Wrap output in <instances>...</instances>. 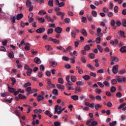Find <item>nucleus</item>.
<instances>
[{
  "instance_id": "72a5a7b5",
  "label": "nucleus",
  "mask_w": 126,
  "mask_h": 126,
  "mask_svg": "<svg viewBox=\"0 0 126 126\" xmlns=\"http://www.w3.org/2000/svg\"><path fill=\"white\" fill-rule=\"evenodd\" d=\"M102 107V105L97 104L96 105H95L94 108L95 109V110H96V111H98L99 110V108H101Z\"/></svg>"
},
{
  "instance_id": "a18cd8bd",
  "label": "nucleus",
  "mask_w": 126,
  "mask_h": 126,
  "mask_svg": "<svg viewBox=\"0 0 126 126\" xmlns=\"http://www.w3.org/2000/svg\"><path fill=\"white\" fill-rule=\"evenodd\" d=\"M52 93L54 95H59V94L58 93V90L57 89H54L52 91Z\"/></svg>"
},
{
  "instance_id": "603ef678",
  "label": "nucleus",
  "mask_w": 126,
  "mask_h": 126,
  "mask_svg": "<svg viewBox=\"0 0 126 126\" xmlns=\"http://www.w3.org/2000/svg\"><path fill=\"white\" fill-rule=\"evenodd\" d=\"M117 125V121H114L113 122H111L109 123V125L110 126H115Z\"/></svg>"
},
{
  "instance_id": "49530a36",
  "label": "nucleus",
  "mask_w": 126,
  "mask_h": 126,
  "mask_svg": "<svg viewBox=\"0 0 126 126\" xmlns=\"http://www.w3.org/2000/svg\"><path fill=\"white\" fill-rule=\"evenodd\" d=\"M95 42H96V44H100V43H101V38L97 37L96 39Z\"/></svg>"
},
{
  "instance_id": "c03bdc74",
  "label": "nucleus",
  "mask_w": 126,
  "mask_h": 126,
  "mask_svg": "<svg viewBox=\"0 0 126 126\" xmlns=\"http://www.w3.org/2000/svg\"><path fill=\"white\" fill-rule=\"evenodd\" d=\"M72 85H73V83H72L71 81H68L67 82L66 86H72Z\"/></svg>"
},
{
  "instance_id": "338daca9",
  "label": "nucleus",
  "mask_w": 126,
  "mask_h": 126,
  "mask_svg": "<svg viewBox=\"0 0 126 126\" xmlns=\"http://www.w3.org/2000/svg\"><path fill=\"white\" fill-rule=\"evenodd\" d=\"M52 42H54L55 43V44H60V40H58L56 39H53V40Z\"/></svg>"
},
{
  "instance_id": "2f4dec72",
  "label": "nucleus",
  "mask_w": 126,
  "mask_h": 126,
  "mask_svg": "<svg viewBox=\"0 0 126 126\" xmlns=\"http://www.w3.org/2000/svg\"><path fill=\"white\" fill-rule=\"evenodd\" d=\"M118 83V82L117 81V80L116 79H112L111 81V84L113 85H115V84H117Z\"/></svg>"
},
{
  "instance_id": "423d86ee",
  "label": "nucleus",
  "mask_w": 126,
  "mask_h": 126,
  "mask_svg": "<svg viewBox=\"0 0 126 126\" xmlns=\"http://www.w3.org/2000/svg\"><path fill=\"white\" fill-rule=\"evenodd\" d=\"M55 31L56 32V33H62V31H63V29L60 27H58L55 28Z\"/></svg>"
},
{
  "instance_id": "0eeeda50",
  "label": "nucleus",
  "mask_w": 126,
  "mask_h": 126,
  "mask_svg": "<svg viewBox=\"0 0 126 126\" xmlns=\"http://www.w3.org/2000/svg\"><path fill=\"white\" fill-rule=\"evenodd\" d=\"M34 63H37V64H40V63H41V60H40V58H39L38 57H36L34 59Z\"/></svg>"
},
{
  "instance_id": "b1692460",
  "label": "nucleus",
  "mask_w": 126,
  "mask_h": 126,
  "mask_svg": "<svg viewBox=\"0 0 126 126\" xmlns=\"http://www.w3.org/2000/svg\"><path fill=\"white\" fill-rule=\"evenodd\" d=\"M53 2L54 1L53 0H49L48 2V4L49 6L53 7L54 6Z\"/></svg>"
},
{
  "instance_id": "20e7f679",
  "label": "nucleus",
  "mask_w": 126,
  "mask_h": 126,
  "mask_svg": "<svg viewBox=\"0 0 126 126\" xmlns=\"http://www.w3.org/2000/svg\"><path fill=\"white\" fill-rule=\"evenodd\" d=\"M45 18L47 19L48 22H52V23H54V22H55V21L52 19V18H51V17L48 15H46L45 16Z\"/></svg>"
},
{
  "instance_id": "6e6d98bb",
  "label": "nucleus",
  "mask_w": 126,
  "mask_h": 126,
  "mask_svg": "<svg viewBox=\"0 0 126 126\" xmlns=\"http://www.w3.org/2000/svg\"><path fill=\"white\" fill-rule=\"evenodd\" d=\"M75 47H76V48H77V47H78V45H79V40H77L75 43Z\"/></svg>"
},
{
  "instance_id": "c9c22d12",
  "label": "nucleus",
  "mask_w": 126,
  "mask_h": 126,
  "mask_svg": "<svg viewBox=\"0 0 126 126\" xmlns=\"http://www.w3.org/2000/svg\"><path fill=\"white\" fill-rule=\"evenodd\" d=\"M38 21H40L41 23L45 22V18H44V17L38 18Z\"/></svg>"
},
{
  "instance_id": "680f3d73",
  "label": "nucleus",
  "mask_w": 126,
  "mask_h": 126,
  "mask_svg": "<svg viewBox=\"0 0 126 126\" xmlns=\"http://www.w3.org/2000/svg\"><path fill=\"white\" fill-rule=\"evenodd\" d=\"M64 4H65L64 2H62L61 3H59V4H58V5L59 7H62L63 6H64Z\"/></svg>"
},
{
  "instance_id": "412c9836",
  "label": "nucleus",
  "mask_w": 126,
  "mask_h": 126,
  "mask_svg": "<svg viewBox=\"0 0 126 126\" xmlns=\"http://www.w3.org/2000/svg\"><path fill=\"white\" fill-rule=\"evenodd\" d=\"M97 125H98L97 121H93L91 122V125H89L88 126H97Z\"/></svg>"
},
{
  "instance_id": "aec40b11",
  "label": "nucleus",
  "mask_w": 126,
  "mask_h": 126,
  "mask_svg": "<svg viewBox=\"0 0 126 126\" xmlns=\"http://www.w3.org/2000/svg\"><path fill=\"white\" fill-rule=\"evenodd\" d=\"M76 76L74 75H72L71 76L70 79L72 81V82H75L76 81Z\"/></svg>"
},
{
  "instance_id": "6ab92c4d",
  "label": "nucleus",
  "mask_w": 126,
  "mask_h": 126,
  "mask_svg": "<svg viewBox=\"0 0 126 126\" xmlns=\"http://www.w3.org/2000/svg\"><path fill=\"white\" fill-rule=\"evenodd\" d=\"M45 48L47 51H52L53 50V47L51 45H46Z\"/></svg>"
},
{
  "instance_id": "dca6fc26",
  "label": "nucleus",
  "mask_w": 126,
  "mask_h": 126,
  "mask_svg": "<svg viewBox=\"0 0 126 126\" xmlns=\"http://www.w3.org/2000/svg\"><path fill=\"white\" fill-rule=\"evenodd\" d=\"M32 6V3L31 2V1L28 0L26 1V6L27 7H29L30 6Z\"/></svg>"
},
{
  "instance_id": "39448f33",
  "label": "nucleus",
  "mask_w": 126,
  "mask_h": 126,
  "mask_svg": "<svg viewBox=\"0 0 126 126\" xmlns=\"http://www.w3.org/2000/svg\"><path fill=\"white\" fill-rule=\"evenodd\" d=\"M45 28H40L36 30V33H43V32H45Z\"/></svg>"
},
{
  "instance_id": "58836bf2",
  "label": "nucleus",
  "mask_w": 126,
  "mask_h": 126,
  "mask_svg": "<svg viewBox=\"0 0 126 126\" xmlns=\"http://www.w3.org/2000/svg\"><path fill=\"white\" fill-rule=\"evenodd\" d=\"M89 58L90 59H94V58H95V55L93 53H90L89 55Z\"/></svg>"
},
{
  "instance_id": "7c9ffc66",
  "label": "nucleus",
  "mask_w": 126,
  "mask_h": 126,
  "mask_svg": "<svg viewBox=\"0 0 126 126\" xmlns=\"http://www.w3.org/2000/svg\"><path fill=\"white\" fill-rule=\"evenodd\" d=\"M122 96H123V94H121V92H118L117 93L116 97H117V98H121L122 97Z\"/></svg>"
},
{
  "instance_id": "f3484780",
  "label": "nucleus",
  "mask_w": 126,
  "mask_h": 126,
  "mask_svg": "<svg viewBox=\"0 0 126 126\" xmlns=\"http://www.w3.org/2000/svg\"><path fill=\"white\" fill-rule=\"evenodd\" d=\"M121 53H126V46H123L120 49Z\"/></svg>"
},
{
  "instance_id": "473e14b6",
  "label": "nucleus",
  "mask_w": 126,
  "mask_h": 126,
  "mask_svg": "<svg viewBox=\"0 0 126 126\" xmlns=\"http://www.w3.org/2000/svg\"><path fill=\"white\" fill-rule=\"evenodd\" d=\"M54 32V29H49L47 31V34L49 35V34H52Z\"/></svg>"
},
{
  "instance_id": "4be33fe9",
  "label": "nucleus",
  "mask_w": 126,
  "mask_h": 126,
  "mask_svg": "<svg viewBox=\"0 0 126 126\" xmlns=\"http://www.w3.org/2000/svg\"><path fill=\"white\" fill-rule=\"evenodd\" d=\"M103 85H105L106 87H109L110 86V83H109L107 81H105L104 82H103Z\"/></svg>"
},
{
  "instance_id": "393cba45",
  "label": "nucleus",
  "mask_w": 126,
  "mask_h": 126,
  "mask_svg": "<svg viewBox=\"0 0 126 126\" xmlns=\"http://www.w3.org/2000/svg\"><path fill=\"white\" fill-rule=\"evenodd\" d=\"M45 115H47V116H49L50 118H52V115H51V112H50V111H49V110H46V111L45 112Z\"/></svg>"
},
{
  "instance_id": "4c0bfd02",
  "label": "nucleus",
  "mask_w": 126,
  "mask_h": 126,
  "mask_svg": "<svg viewBox=\"0 0 126 126\" xmlns=\"http://www.w3.org/2000/svg\"><path fill=\"white\" fill-rule=\"evenodd\" d=\"M83 84H84V83L81 81H78L76 83V85L78 86H83Z\"/></svg>"
},
{
  "instance_id": "052dcab7",
  "label": "nucleus",
  "mask_w": 126,
  "mask_h": 126,
  "mask_svg": "<svg viewBox=\"0 0 126 126\" xmlns=\"http://www.w3.org/2000/svg\"><path fill=\"white\" fill-rule=\"evenodd\" d=\"M97 84L101 88H103L104 87V84H103V83H102L101 82H97Z\"/></svg>"
},
{
  "instance_id": "864d4df0",
  "label": "nucleus",
  "mask_w": 126,
  "mask_h": 126,
  "mask_svg": "<svg viewBox=\"0 0 126 126\" xmlns=\"http://www.w3.org/2000/svg\"><path fill=\"white\" fill-rule=\"evenodd\" d=\"M83 78L85 79V80H89V79H90V77L87 75H86L83 77Z\"/></svg>"
},
{
  "instance_id": "ddd939ff",
  "label": "nucleus",
  "mask_w": 126,
  "mask_h": 126,
  "mask_svg": "<svg viewBox=\"0 0 126 126\" xmlns=\"http://www.w3.org/2000/svg\"><path fill=\"white\" fill-rule=\"evenodd\" d=\"M71 99H73V100H74V101H77L79 99V97L78 95H72L71 96Z\"/></svg>"
},
{
  "instance_id": "a211bd4d",
  "label": "nucleus",
  "mask_w": 126,
  "mask_h": 126,
  "mask_svg": "<svg viewBox=\"0 0 126 126\" xmlns=\"http://www.w3.org/2000/svg\"><path fill=\"white\" fill-rule=\"evenodd\" d=\"M22 17H23V14H19L17 15L16 19L17 20H20Z\"/></svg>"
},
{
  "instance_id": "f03ea898",
  "label": "nucleus",
  "mask_w": 126,
  "mask_h": 126,
  "mask_svg": "<svg viewBox=\"0 0 126 126\" xmlns=\"http://www.w3.org/2000/svg\"><path fill=\"white\" fill-rule=\"evenodd\" d=\"M49 63L51 64V66H53V67H56V66L58 65V63H56V61L53 59L50 60Z\"/></svg>"
},
{
  "instance_id": "f257e3e1",
  "label": "nucleus",
  "mask_w": 126,
  "mask_h": 126,
  "mask_svg": "<svg viewBox=\"0 0 126 126\" xmlns=\"http://www.w3.org/2000/svg\"><path fill=\"white\" fill-rule=\"evenodd\" d=\"M119 70V65L118 64L114 65L112 68V72L114 74L118 73Z\"/></svg>"
},
{
  "instance_id": "a878e982",
  "label": "nucleus",
  "mask_w": 126,
  "mask_h": 126,
  "mask_svg": "<svg viewBox=\"0 0 126 126\" xmlns=\"http://www.w3.org/2000/svg\"><path fill=\"white\" fill-rule=\"evenodd\" d=\"M44 96L41 94L37 95V100L38 101H41V100H43Z\"/></svg>"
},
{
  "instance_id": "e433bc0d",
  "label": "nucleus",
  "mask_w": 126,
  "mask_h": 126,
  "mask_svg": "<svg viewBox=\"0 0 126 126\" xmlns=\"http://www.w3.org/2000/svg\"><path fill=\"white\" fill-rule=\"evenodd\" d=\"M116 90H117V89L116 88V87H112L110 88V91L111 92H112V93H114V92H116Z\"/></svg>"
},
{
  "instance_id": "37998d69",
  "label": "nucleus",
  "mask_w": 126,
  "mask_h": 126,
  "mask_svg": "<svg viewBox=\"0 0 126 126\" xmlns=\"http://www.w3.org/2000/svg\"><path fill=\"white\" fill-rule=\"evenodd\" d=\"M126 103L125 102V103H124L123 104L120 105L118 107V109L119 110H120V109H122V108H123V107H125V106H126Z\"/></svg>"
},
{
  "instance_id": "c85d7f7f",
  "label": "nucleus",
  "mask_w": 126,
  "mask_h": 126,
  "mask_svg": "<svg viewBox=\"0 0 126 126\" xmlns=\"http://www.w3.org/2000/svg\"><path fill=\"white\" fill-rule=\"evenodd\" d=\"M119 74H125L126 73V69H122L119 71Z\"/></svg>"
},
{
  "instance_id": "69168bd1",
  "label": "nucleus",
  "mask_w": 126,
  "mask_h": 126,
  "mask_svg": "<svg viewBox=\"0 0 126 126\" xmlns=\"http://www.w3.org/2000/svg\"><path fill=\"white\" fill-rule=\"evenodd\" d=\"M9 58H14V55H13V52L9 53Z\"/></svg>"
},
{
  "instance_id": "13d9d810",
  "label": "nucleus",
  "mask_w": 126,
  "mask_h": 126,
  "mask_svg": "<svg viewBox=\"0 0 126 126\" xmlns=\"http://www.w3.org/2000/svg\"><path fill=\"white\" fill-rule=\"evenodd\" d=\"M95 99L97 100V101H101V100H102V97H101V96L100 95H96L95 96Z\"/></svg>"
},
{
  "instance_id": "9b49d317",
  "label": "nucleus",
  "mask_w": 126,
  "mask_h": 126,
  "mask_svg": "<svg viewBox=\"0 0 126 126\" xmlns=\"http://www.w3.org/2000/svg\"><path fill=\"white\" fill-rule=\"evenodd\" d=\"M19 99H27V97L25 95H24V94H19Z\"/></svg>"
},
{
  "instance_id": "1a4fd4ad",
  "label": "nucleus",
  "mask_w": 126,
  "mask_h": 126,
  "mask_svg": "<svg viewBox=\"0 0 126 126\" xmlns=\"http://www.w3.org/2000/svg\"><path fill=\"white\" fill-rule=\"evenodd\" d=\"M32 71H33V70H32V69H31V68H29V69H28L26 72L27 75L28 76H31V73H32Z\"/></svg>"
},
{
  "instance_id": "79ce46f5",
  "label": "nucleus",
  "mask_w": 126,
  "mask_h": 126,
  "mask_svg": "<svg viewBox=\"0 0 126 126\" xmlns=\"http://www.w3.org/2000/svg\"><path fill=\"white\" fill-rule=\"evenodd\" d=\"M62 59L63 61H65V62H67V61H69V58L66 56H63L62 57Z\"/></svg>"
},
{
  "instance_id": "bb28decb",
  "label": "nucleus",
  "mask_w": 126,
  "mask_h": 126,
  "mask_svg": "<svg viewBox=\"0 0 126 126\" xmlns=\"http://www.w3.org/2000/svg\"><path fill=\"white\" fill-rule=\"evenodd\" d=\"M71 36H72V37L73 38H75V37H76V33L74 31H71Z\"/></svg>"
},
{
  "instance_id": "6e6552de",
  "label": "nucleus",
  "mask_w": 126,
  "mask_h": 126,
  "mask_svg": "<svg viewBox=\"0 0 126 126\" xmlns=\"http://www.w3.org/2000/svg\"><path fill=\"white\" fill-rule=\"evenodd\" d=\"M81 33L83 35V36H85V37H87V32H86V30L84 29H82L81 30Z\"/></svg>"
},
{
  "instance_id": "e2e57ef3",
  "label": "nucleus",
  "mask_w": 126,
  "mask_h": 126,
  "mask_svg": "<svg viewBox=\"0 0 126 126\" xmlns=\"http://www.w3.org/2000/svg\"><path fill=\"white\" fill-rule=\"evenodd\" d=\"M92 14H93L94 17H96V16H97V12H96L95 11H93L92 12Z\"/></svg>"
},
{
  "instance_id": "8fccbe9b",
  "label": "nucleus",
  "mask_w": 126,
  "mask_h": 126,
  "mask_svg": "<svg viewBox=\"0 0 126 126\" xmlns=\"http://www.w3.org/2000/svg\"><path fill=\"white\" fill-rule=\"evenodd\" d=\"M82 22H84V23L87 22V18H86V17H82Z\"/></svg>"
},
{
  "instance_id": "bf43d9fd",
  "label": "nucleus",
  "mask_w": 126,
  "mask_h": 126,
  "mask_svg": "<svg viewBox=\"0 0 126 126\" xmlns=\"http://www.w3.org/2000/svg\"><path fill=\"white\" fill-rule=\"evenodd\" d=\"M95 92L97 94H100V93H101V92H102V91L100 89H95Z\"/></svg>"
},
{
  "instance_id": "f704fd0d",
  "label": "nucleus",
  "mask_w": 126,
  "mask_h": 126,
  "mask_svg": "<svg viewBox=\"0 0 126 126\" xmlns=\"http://www.w3.org/2000/svg\"><path fill=\"white\" fill-rule=\"evenodd\" d=\"M114 11L115 13H118L119 12V7L118 6H115L114 8Z\"/></svg>"
},
{
  "instance_id": "5fc2aeb1",
  "label": "nucleus",
  "mask_w": 126,
  "mask_h": 126,
  "mask_svg": "<svg viewBox=\"0 0 126 126\" xmlns=\"http://www.w3.org/2000/svg\"><path fill=\"white\" fill-rule=\"evenodd\" d=\"M116 24V21H115V20H112L111 21V25L114 27Z\"/></svg>"
},
{
  "instance_id": "cd10ccee",
  "label": "nucleus",
  "mask_w": 126,
  "mask_h": 126,
  "mask_svg": "<svg viewBox=\"0 0 126 126\" xmlns=\"http://www.w3.org/2000/svg\"><path fill=\"white\" fill-rule=\"evenodd\" d=\"M25 49L26 50V51H29V50H30V46L29 45V44H26Z\"/></svg>"
},
{
  "instance_id": "0e129e2a",
  "label": "nucleus",
  "mask_w": 126,
  "mask_h": 126,
  "mask_svg": "<svg viewBox=\"0 0 126 126\" xmlns=\"http://www.w3.org/2000/svg\"><path fill=\"white\" fill-rule=\"evenodd\" d=\"M88 67H89V68H91V69L92 70H93V69H94V67L93 66H92L91 64H88L87 65Z\"/></svg>"
},
{
  "instance_id": "2eb2a0df",
  "label": "nucleus",
  "mask_w": 126,
  "mask_h": 126,
  "mask_svg": "<svg viewBox=\"0 0 126 126\" xmlns=\"http://www.w3.org/2000/svg\"><path fill=\"white\" fill-rule=\"evenodd\" d=\"M70 50H71V46H68L66 49L63 50V52L68 53V52H70Z\"/></svg>"
},
{
  "instance_id": "09e8293b",
  "label": "nucleus",
  "mask_w": 126,
  "mask_h": 126,
  "mask_svg": "<svg viewBox=\"0 0 126 126\" xmlns=\"http://www.w3.org/2000/svg\"><path fill=\"white\" fill-rule=\"evenodd\" d=\"M81 61H82L84 63H86V58L85 57L83 56L81 57Z\"/></svg>"
},
{
  "instance_id": "de8ad7c7",
  "label": "nucleus",
  "mask_w": 126,
  "mask_h": 126,
  "mask_svg": "<svg viewBox=\"0 0 126 126\" xmlns=\"http://www.w3.org/2000/svg\"><path fill=\"white\" fill-rule=\"evenodd\" d=\"M28 86H31V83L30 82L26 83L24 85V87H25V88H26V87H28Z\"/></svg>"
},
{
  "instance_id": "c756f323",
  "label": "nucleus",
  "mask_w": 126,
  "mask_h": 126,
  "mask_svg": "<svg viewBox=\"0 0 126 126\" xmlns=\"http://www.w3.org/2000/svg\"><path fill=\"white\" fill-rule=\"evenodd\" d=\"M57 86L58 89H63L64 88V87L63 85L57 84Z\"/></svg>"
},
{
  "instance_id": "ea45409f",
  "label": "nucleus",
  "mask_w": 126,
  "mask_h": 126,
  "mask_svg": "<svg viewBox=\"0 0 126 126\" xmlns=\"http://www.w3.org/2000/svg\"><path fill=\"white\" fill-rule=\"evenodd\" d=\"M58 82L60 84H63V79L62 78H60L58 79Z\"/></svg>"
},
{
  "instance_id": "7ed1b4c3",
  "label": "nucleus",
  "mask_w": 126,
  "mask_h": 126,
  "mask_svg": "<svg viewBox=\"0 0 126 126\" xmlns=\"http://www.w3.org/2000/svg\"><path fill=\"white\" fill-rule=\"evenodd\" d=\"M118 34L122 38H126V36L125 35V32L122 30H120L119 32H118Z\"/></svg>"
},
{
  "instance_id": "774afa93",
  "label": "nucleus",
  "mask_w": 126,
  "mask_h": 126,
  "mask_svg": "<svg viewBox=\"0 0 126 126\" xmlns=\"http://www.w3.org/2000/svg\"><path fill=\"white\" fill-rule=\"evenodd\" d=\"M123 25L124 27H126V20L124 19L122 21Z\"/></svg>"
},
{
  "instance_id": "4468645a",
  "label": "nucleus",
  "mask_w": 126,
  "mask_h": 126,
  "mask_svg": "<svg viewBox=\"0 0 126 126\" xmlns=\"http://www.w3.org/2000/svg\"><path fill=\"white\" fill-rule=\"evenodd\" d=\"M38 14L39 15H45V14H47V12L45 10H42L39 11L38 12Z\"/></svg>"
},
{
  "instance_id": "9d476101",
  "label": "nucleus",
  "mask_w": 126,
  "mask_h": 126,
  "mask_svg": "<svg viewBox=\"0 0 126 126\" xmlns=\"http://www.w3.org/2000/svg\"><path fill=\"white\" fill-rule=\"evenodd\" d=\"M118 43H119L118 39H115L114 40H112L110 41V44L111 45H117L118 44Z\"/></svg>"
},
{
  "instance_id": "3c124183",
  "label": "nucleus",
  "mask_w": 126,
  "mask_h": 126,
  "mask_svg": "<svg viewBox=\"0 0 126 126\" xmlns=\"http://www.w3.org/2000/svg\"><path fill=\"white\" fill-rule=\"evenodd\" d=\"M75 90L77 91V92H81V89L80 87H76L75 88Z\"/></svg>"
},
{
  "instance_id": "f8f14e48",
  "label": "nucleus",
  "mask_w": 126,
  "mask_h": 126,
  "mask_svg": "<svg viewBox=\"0 0 126 126\" xmlns=\"http://www.w3.org/2000/svg\"><path fill=\"white\" fill-rule=\"evenodd\" d=\"M111 62H116L117 63L119 62V59L116 57L112 56L111 58Z\"/></svg>"
},
{
  "instance_id": "4d7b16f0",
  "label": "nucleus",
  "mask_w": 126,
  "mask_h": 126,
  "mask_svg": "<svg viewBox=\"0 0 126 126\" xmlns=\"http://www.w3.org/2000/svg\"><path fill=\"white\" fill-rule=\"evenodd\" d=\"M11 80L12 81V85H14L16 82V80L14 78H11Z\"/></svg>"
},
{
  "instance_id": "a19ab883",
  "label": "nucleus",
  "mask_w": 126,
  "mask_h": 126,
  "mask_svg": "<svg viewBox=\"0 0 126 126\" xmlns=\"http://www.w3.org/2000/svg\"><path fill=\"white\" fill-rule=\"evenodd\" d=\"M85 51H89L90 50V46L89 45H87L84 47Z\"/></svg>"
},
{
  "instance_id": "5701e85b",
  "label": "nucleus",
  "mask_w": 126,
  "mask_h": 126,
  "mask_svg": "<svg viewBox=\"0 0 126 126\" xmlns=\"http://www.w3.org/2000/svg\"><path fill=\"white\" fill-rule=\"evenodd\" d=\"M8 89L9 92H11L12 93H13V92H14L16 90L15 89L9 87H8Z\"/></svg>"
}]
</instances>
